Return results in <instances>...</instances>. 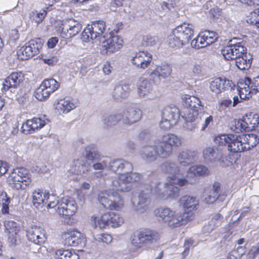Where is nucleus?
Here are the masks:
<instances>
[{"label":"nucleus","mask_w":259,"mask_h":259,"mask_svg":"<svg viewBox=\"0 0 259 259\" xmlns=\"http://www.w3.org/2000/svg\"><path fill=\"white\" fill-rule=\"evenodd\" d=\"M137 94L139 97L152 100L156 97L155 93L150 82L147 79H140L137 84Z\"/></svg>","instance_id":"nucleus-20"},{"label":"nucleus","mask_w":259,"mask_h":259,"mask_svg":"<svg viewBox=\"0 0 259 259\" xmlns=\"http://www.w3.org/2000/svg\"><path fill=\"white\" fill-rule=\"evenodd\" d=\"M103 156L101 155L98 152L96 151H90L87 153L85 155L86 158L88 160L92 161L93 163H95Z\"/></svg>","instance_id":"nucleus-58"},{"label":"nucleus","mask_w":259,"mask_h":259,"mask_svg":"<svg viewBox=\"0 0 259 259\" xmlns=\"http://www.w3.org/2000/svg\"><path fill=\"white\" fill-rule=\"evenodd\" d=\"M5 227L8 233V242L10 245H16L18 238L17 233L19 231L16 223L13 221H6Z\"/></svg>","instance_id":"nucleus-32"},{"label":"nucleus","mask_w":259,"mask_h":259,"mask_svg":"<svg viewBox=\"0 0 259 259\" xmlns=\"http://www.w3.org/2000/svg\"><path fill=\"white\" fill-rule=\"evenodd\" d=\"M65 243L69 246H76L81 244L84 239L83 235L75 230H67L63 235Z\"/></svg>","instance_id":"nucleus-29"},{"label":"nucleus","mask_w":259,"mask_h":259,"mask_svg":"<svg viewBox=\"0 0 259 259\" xmlns=\"http://www.w3.org/2000/svg\"><path fill=\"white\" fill-rule=\"evenodd\" d=\"M8 181L13 188L19 190L29 185L31 182L29 170L24 167H18L13 169L9 175Z\"/></svg>","instance_id":"nucleus-6"},{"label":"nucleus","mask_w":259,"mask_h":259,"mask_svg":"<svg viewBox=\"0 0 259 259\" xmlns=\"http://www.w3.org/2000/svg\"><path fill=\"white\" fill-rule=\"evenodd\" d=\"M41 84L46 88L51 94L56 91L60 85L59 83L53 78L45 79Z\"/></svg>","instance_id":"nucleus-51"},{"label":"nucleus","mask_w":259,"mask_h":259,"mask_svg":"<svg viewBox=\"0 0 259 259\" xmlns=\"http://www.w3.org/2000/svg\"><path fill=\"white\" fill-rule=\"evenodd\" d=\"M56 211L59 215L69 217L74 215L77 206L75 200L69 197H64L60 200L57 199Z\"/></svg>","instance_id":"nucleus-14"},{"label":"nucleus","mask_w":259,"mask_h":259,"mask_svg":"<svg viewBox=\"0 0 259 259\" xmlns=\"http://www.w3.org/2000/svg\"><path fill=\"white\" fill-rule=\"evenodd\" d=\"M196 155V151L188 150H182L178 154V162L184 166L190 165L195 161Z\"/></svg>","instance_id":"nucleus-33"},{"label":"nucleus","mask_w":259,"mask_h":259,"mask_svg":"<svg viewBox=\"0 0 259 259\" xmlns=\"http://www.w3.org/2000/svg\"><path fill=\"white\" fill-rule=\"evenodd\" d=\"M50 95L51 93L42 84H40L35 92V98L40 101L46 100Z\"/></svg>","instance_id":"nucleus-49"},{"label":"nucleus","mask_w":259,"mask_h":259,"mask_svg":"<svg viewBox=\"0 0 259 259\" xmlns=\"http://www.w3.org/2000/svg\"><path fill=\"white\" fill-rule=\"evenodd\" d=\"M176 4L173 0L163 1L161 3V8L163 10H170L173 8Z\"/></svg>","instance_id":"nucleus-63"},{"label":"nucleus","mask_w":259,"mask_h":259,"mask_svg":"<svg viewBox=\"0 0 259 259\" xmlns=\"http://www.w3.org/2000/svg\"><path fill=\"white\" fill-rule=\"evenodd\" d=\"M198 123L195 121H186L184 125V128L188 131L193 132L197 127Z\"/></svg>","instance_id":"nucleus-62"},{"label":"nucleus","mask_w":259,"mask_h":259,"mask_svg":"<svg viewBox=\"0 0 259 259\" xmlns=\"http://www.w3.org/2000/svg\"><path fill=\"white\" fill-rule=\"evenodd\" d=\"M235 60L236 66L241 70L247 69L251 65V62L248 58L246 53Z\"/></svg>","instance_id":"nucleus-42"},{"label":"nucleus","mask_w":259,"mask_h":259,"mask_svg":"<svg viewBox=\"0 0 259 259\" xmlns=\"http://www.w3.org/2000/svg\"><path fill=\"white\" fill-rule=\"evenodd\" d=\"M24 79V76L22 72H14L5 79L3 89L7 91L11 88H17L23 83Z\"/></svg>","instance_id":"nucleus-27"},{"label":"nucleus","mask_w":259,"mask_h":259,"mask_svg":"<svg viewBox=\"0 0 259 259\" xmlns=\"http://www.w3.org/2000/svg\"><path fill=\"white\" fill-rule=\"evenodd\" d=\"M244 117L249 126V130L255 129L257 125L259 124V116L257 114L251 112L248 113Z\"/></svg>","instance_id":"nucleus-45"},{"label":"nucleus","mask_w":259,"mask_h":259,"mask_svg":"<svg viewBox=\"0 0 259 259\" xmlns=\"http://www.w3.org/2000/svg\"><path fill=\"white\" fill-rule=\"evenodd\" d=\"M47 12L45 10H41L39 11H35L32 12L33 19L37 23L42 21L45 17Z\"/></svg>","instance_id":"nucleus-57"},{"label":"nucleus","mask_w":259,"mask_h":259,"mask_svg":"<svg viewBox=\"0 0 259 259\" xmlns=\"http://www.w3.org/2000/svg\"><path fill=\"white\" fill-rule=\"evenodd\" d=\"M158 39L156 36L145 35L142 38V45L145 47H153L157 44Z\"/></svg>","instance_id":"nucleus-53"},{"label":"nucleus","mask_w":259,"mask_h":259,"mask_svg":"<svg viewBox=\"0 0 259 259\" xmlns=\"http://www.w3.org/2000/svg\"><path fill=\"white\" fill-rule=\"evenodd\" d=\"M26 44L30 50L32 51L34 55L39 53V51L42 46L41 41L39 38L32 39L26 43Z\"/></svg>","instance_id":"nucleus-50"},{"label":"nucleus","mask_w":259,"mask_h":259,"mask_svg":"<svg viewBox=\"0 0 259 259\" xmlns=\"http://www.w3.org/2000/svg\"><path fill=\"white\" fill-rule=\"evenodd\" d=\"M162 168L165 172L171 175L170 177H184L183 176L180 177L181 174V169L179 166L174 162H165L162 165Z\"/></svg>","instance_id":"nucleus-38"},{"label":"nucleus","mask_w":259,"mask_h":259,"mask_svg":"<svg viewBox=\"0 0 259 259\" xmlns=\"http://www.w3.org/2000/svg\"><path fill=\"white\" fill-rule=\"evenodd\" d=\"M188 185V180L185 177H168L164 185L158 182L152 187L153 194L160 200L176 198L179 196L180 192L179 188L176 185L184 187Z\"/></svg>","instance_id":"nucleus-2"},{"label":"nucleus","mask_w":259,"mask_h":259,"mask_svg":"<svg viewBox=\"0 0 259 259\" xmlns=\"http://www.w3.org/2000/svg\"><path fill=\"white\" fill-rule=\"evenodd\" d=\"M106 23L102 20H97L88 25L81 34V39L83 41H89L98 37L102 36L103 38L107 35Z\"/></svg>","instance_id":"nucleus-5"},{"label":"nucleus","mask_w":259,"mask_h":259,"mask_svg":"<svg viewBox=\"0 0 259 259\" xmlns=\"http://www.w3.org/2000/svg\"><path fill=\"white\" fill-rule=\"evenodd\" d=\"M131 91L128 84L121 81L115 87L112 96L115 100H120L127 97Z\"/></svg>","instance_id":"nucleus-34"},{"label":"nucleus","mask_w":259,"mask_h":259,"mask_svg":"<svg viewBox=\"0 0 259 259\" xmlns=\"http://www.w3.org/2000/svg\"><path fill=\"white\" fill-rule=\"evenodd\" d=\"M218 197V196L214 193H212V192L210 190L206 195L204 201L208 204L213 203L216 201Z\"/></svg>","instance_id":"nucleus-61"},{"label":"nucleus","mask_w":259,"mask_h":259,"mask_svg":"<svg viewBox=\"0 0 259 259\" xmlns=\"http://www.w3.org/2000/svg\"><path fill=\"white\" fill-rule=\"evenodd\" d=\"M18 57L21 60H27L34 55L30 50L29 48L25 44V46L22 47L17 52Z\"/></svg>","instance_id":"nucleus-48"},{"label":"nucleus","mask_w":259,"mask_h":259,"mask_svg":"<svg viewBox=\"0 0 259 259\" xmlns=\"http://www.w3.org/2000/svg\"><path fill=\"white\" fill-rule=\"evenodd\" d=\"M234 126L235 127L234 131L236 133H239V132H242L243 131L249 130V126L247 122H246V119L244 117H243V118L241 119L234 120Z\"/></svg>","instance_id":"nucleus-52"},{"label":"nucleus","mask_w":259,"mask_h":259,"mask_svg":"<svg viewBox=\"0 0 259 259\" xmlns=\"http://www.w3.org/2000/svg\"><path fill=\"white\" fill-rule=\"evenodd\" d=\"M217 38L215 32L209 30L205 31L191 41V46L197 49L204 48L213 43Z\"/></svg>","instance_id":"nucleus-16"},{"label":"nucleus","mask_w":259,"mask_h":259,"mask_svg":"<svg viewBox=\"0 0 259 259\" xmlns=\"http://www.w3.org/2000/svg\"><path fill=\"white\" fill-rule=\"evenodd\" d=\"M32 203L37 208H41L46 205L47 208H53L57 205V198L40 190H36L32 193Z\"/></svg>","instance_id":"nucleus-12"},{"label":"nucleus","mask_w":259,"mask_h":259,"mask_svg":"<svg viewBox=\"0 0 259 259\" xmlns=\"http://www.w3.org/2000/svg\"><path fill=\"white\" fill-rule=\"evenodd\" d=\"M171 71L172 69L170 65L168 64H162L160 66H157L151 73L150 76L153 78L155 77L164 78L169 76L171 74Z\"/></svg>","instance_id":"nucleus-35"},{"label":"nucleus","mask_w":259,"mask_h":259,"mask_svg":"<svg viewBox=\"0 0 259 259\" xmlns=\"http://www.w3.org/2000/svg\"><path fill=\"white\" fill-rule=\"evenodd\" d=\"M105 219L108 220L109 218L112 220L110 222V227L117 228L120 226L124 223L123 219L119 214L113 212H111V214H107L104 217Z\"/></svg>","instance_id":"nucleus-44"},{"label":"nucleus","mask_w":259,"mask_h":259,"mask_svg":"<svg viewBox=\"0 0 259 259\" xmlns=\"http://www.w3.org/2000/svg\"><path fill=\"white\" fill-rule=\"evenodd\" d=\"M54 107L59 114H67L76 108L75 104L69 99L61 98L57 99Z\"/></svg>","instance_id":"nucleus-28"},{"label":"nucleus","mask_w":259,"mask_h":259,"mask_svg":"<svg viewBox=\"0 0 259 259\" xmlns=\"http://www.w3.org/2000/svg\"><path fill=\"white\" fill-rule=\"evenodd\" d=\"M203 157L204 160L207 162H213L217 160H220L221 156L216 153L212 147H207L203 150Z\"/></svg>","instance_id":"nucleus-40"},{"label":"nucleus","mask_w":259,"mask_h":259,"mask_svg":"<svg viewBox=\"0 0 259 259\" xmlns=\"http://www.w3.org/2000/svg\"><path fill=\"white\" fill-rule=\"evenodd\" d=\"M121 121L125 125H132L139 121L142 116L140 109L136 108H129L120 113Z\"/></svg>","instance_id":"nucleus-22"},{"label":"nucleus","mask_w":259,"mask_h":259,"mask_svg":"<svg viewBox=\"0 0 259 259\" xmlns=\"http://www.w3.org/2000/svg\"><path fill=\"white\" fill-rule=\"evenodd\" d=\"M237 89L241 99L251 98L252 94L259 92V75L253 80L248 77L240 79L237 83Z\"/></svg>","instance_id":"nucleus-7"},{"label":"nucleus","mask_w":259,"mask_h":259,"mask_svg":"<svg viewBox=\"0 0 259 259\" xmlns=\"http://www.w3.org/2000/svg\"><path fill=\"white\" fill-rule=\"evenodd\" d=\"M111 212H108L104 213L102 215L100 219H97L96 218L95 219V223H98V225L100 228H106L107 227H110V222L112 221V220L110 218L106 220L105 219L104 217L107 214H111Z\"/></svg>","instance_id":"nucleus-55"},{"label":"nucleus","mask_w":259,"mask_h":259,"mask_svg":"<svg viewBox=\"0 0 259 259\" xmlns=\"http://www.w3.org/2000/svg\"><path fill=\"white\" fill-rule=\"evenodd\" d=\"M159 150H160V146L158 143L154 145L146 146L143 148L141 151L142 158L148 162L155 161L157 156L164 158L159 153Z\"/></svg>","instance_id":"nucleus-26"},{"label":"nucleus","mask_w":259,"mask_h":259,"mask_svg":"<svg viewBox=\"0 0 259 259\" xmlns=\"http://www.w3.org/2000/svg\"><path fill=\"white\" fill-rule=\"evenodd\" d=\"M109 159L107 157L103 156L95 163L93 164L92 167L95 170H104L108 168Z\"/></svg>","instance_id":"nucleus-47"},{"label":"nucleus","mask_w":259,"mask_h":259,"mask_svg":"<svg viewBox=\"0 0 259 259\" xmlns=\"http://www.w3.org/2000/svg\"><path fill=\"white\" fill-rule=\"evenodd\" d=\"M155 214L162 223L171 228L185 225L193 220L191 212H177L168 207L157 208L155 210Z\"/></svg>","instance_id":"nucleus-3"},{"label":"nucleus","mask_w":259,"mask_h":259,"mask_svg":"<svg viewBox=\"0 0 259 259\" xmlns=\"http://www.w3.org/2000/svg\"><path fill=\"white\" fill-rule=\"evenodd\" d=\"M157 142L160 146V155L163 158H168L172 153V146H181L182 139L175 134H168L163 135Z\"/></svg>","instance_id":"nucleus-8"},{"label":"nucleus","mask_w":259,"mask_h":259,"mask_svg":"<svg viewBox=\"0 0 259 259\" xmlns=\"http://www.w3.org/2000/svg\"><path fill=\"white\" fill-rule=\"evenodd\" d=\"M236 137H237L236 134L219 135L214 138V142L215 144L219 146L227 144L228 150L236 153V151L233 150L234 145H236V138H235Z\"/></svg>","instance_id":"nucleus-30"},{"label":"nucleus","mask_w":259,"mask_h":259,"mask_svg":"<svg viewBox=\"0 0 259 259\" xmlns=\"http://www.w3.org/2000/svg\"><path fill=\"white\" fill-rule=\"evenodd\" d=\"M152 186L148 184L144 185L140 190L138 195V201H133V207L134 211L138 214H141L146 211L150 204V195L153 194Z\"/></svg>","instance_id":"nucleus-9"},{"label":"nucleus","mask_w":259,"mask_h":259,"mask_svg":"<svg viewBox=\"0 0 259 259\" xmlns=\"http://www.w3.org/2000/svg\"><path fill=\"white\" fill-rule=\"evenodd\" d=\"M57 259H79L78 255L69 250H58L55 252Z\"/></svg>","instance_id":"nucleus-43"},{"label":"nucleus","mask_w":259,"mask_h":259,"mask_svg":"<svg viewBox=\"0 0 259 259\" xmlns=\"http://www.w3.org/2000/svg\"><path fill=\"white\" fill-rule=\"evenodd\" d=\"M201 111L193 108H185L182 117L185 121H195L198 117L199 113Z\"/></svg>","instance_id":"nucleus-41"},{"label":"nucleus","mask_w":259,"mask_h":259,"mask_svg":"<svg viewBox=\"0 0 259 259\" xmlns=\"http://www.w3.org/2000/svg\"><path fill=\"white\" fill-rule=\"evenodd\" d=\"M193 35V26L184 23L177 26L168 35L167 44L172 49H179L188 44Z\"/></svg>","instance_id":"nucleus-4"},{"label":"nucleus","mask_w":259,"mask_h":259,"mask_svg":"<svg viewBox=\"0 0 259 259\" xmlns=\"http://www.w3.org/2000/svg\"><path fill=\"white\" fill-rule=\"evenodd\" d=\"M179 118V109L174 105L168 106L163 110L160 126L164 130L168 129L176 125Z\"/></svg>","instance_id":"nucleus-11"},{"label":"nucleus","mask_w":259,"mask_h":259,"mask_svg":"<svg viewBox=\"0 0 259 259\" xmlns=\"http://www.w3.org/2000/svg\"><path fill=\"white\" fill-rule=\"evenodd\" d=\"M124 207V202L123 199L120 197H118V201H111L107 209L110 210H119Z\"/></svg>","instance_id":"nucleus-56"},{"label":"nucleus","mask_w":259,"mask_h":259,"mask_svg":"<svg viewBox=\"0 0 259 259\" xmlns=\"http://www.w3.org/2000/svg\"><path fill=\"white\" fill-rule=\"evenodd\" d=\"M182 99L185 102V105L188 106L187 108H193L198 111L203 110V105L198 98L185 95Z\"/></svg>","instance_id":"nucleus-36"},{"label":"nucleus","mask_w":259,"mask_h":259,"mask_svg":"<svg viewBox=\"0 0 259 259\" xmlns=\"http://www.w3.org/2000/svg\"><path fill=\"white\" fill-rule=\"evenodd\" d=\"M190 73L192 76L199 75L202 71L201 66L197 63H193L190 67Z\"/></svg>","instance_id":"nucleus-60"},{"label":"nucleus","mask_w":259,"mask_h":259,"mask_svg":"<svg viewBox=\"0 0 259 259\" xmlns=\"http://www.w3.org/2000/svg\"><path fill=\"white\" fill-rule=\"evenodd\" d=\"M49 121L45 116L27 120L21 127L23 134H29L42 128Z\"/></svg>","instance_id":"nucleus-19"},{"label":"nucleus","mask_w":259,"mask_h":259,"mask_svg":"<svg viewBox=\"0 0 259 259\" xmlns=\"http://www.w3.org/2000/svg\"><path fill=\"white\" fill-rule=\"evenodd\" d=\"M225 59L228 60L235 59L246 53V49L241 43L232 44V40L228 46L221 50Z\"/></svg>","instance_id":"nucleus-17"},{"label":"nucleus","mask_w":259,"mask_h":259,"mask_svg":"<svg viewBox=\"0 0 259 259\" xmlns=\"http://www.w3.org/2000/svg\"><path fill=\"white\" fill-rule=\"evenodd\" d=\"M121 115L120 113L108 115L103 120L105 127H110L116 124L119 121H121Z\"/></svg>","instance_id":"nucleus-46"},{"label":"nucleus","mask_w":259,"mask_h":259,"mask_svg":"<svg viewBox=\"0 0 259 259\" xmlns=\"http://www.w3.org/2000/svg\"><path fill=\"white\" fill-rule=\"evenodd\" d=\"M28 239L36 244L40 245L47 240L46 230L37 226H33L27 231Z\"/></svg>","instance_id":"nucleus-23"},{"label":"nucleus","mask_w":259,"mask_h":259,"mask_svg":"<svg viewBox=\"0 0 259 259\" xmlns=\"http://www.w3.org/2000/svg\"><path fill=\"white\" fill-rule=\"evenodd\" d=\"M0 201H2V211L4 214H7L9 213V205L10 202V199L7 197L6 192H2L0 195Z\"/></svg>","instance_id":"nucleus-54"},{"label":"nucleus","mask_w":259,"mask_h":259,"mask_svg":"<svg viewBox=\"0 0 259 259\" xmlns=\"http://www.w3.org/2000/svg\"><path fill=\"white\" fill-rule=\"evenodd\" d=\"M108 169L118 174L117 177L112 181L111 186L120 192H130L132 188L131 183L137 182L142 178L140 174L132 172V164L123 159L109 161Z\"/></svg>","instance_id":"nucleus-1"},{"label":"nucleus","mask_w":259,"mask_h":259,"mask_svg":"<svg viewBox=\"0 0 259 259\" xmlns=\"http://www.w3.org/2000/svg\"><path fill=\"white\" fill-rule=\"evenodd\" d=\"M97 240L107 244L111 242L112 237L109 234H102L98 235Z\"/></svg>","instance_id":"nucleus-64"},{"label":"nucleus","mask_w":259,"mask_h":259,"mask_svg":"<svg viewBox=\"0 0 259 259\" xmlns=\"http://www.w3.org/2000/svg\"><path fill=\"white\" fill-rule=\"evenodd\" d=\"M101 41V50L102 54H112L118 51L123 46V40L121 37L117 35H113L111 32L106 35Z\"/></svg>","instance_id":"nucleus-13"},{"label":"nucleus","mask_w":259,"mask_h":259,"mask_svg":"<svg viewBox=\"0 0 259 259\" xmlns=\"http://www.w3.org/2000/svg\"><path fill=\"white\" fill-rule=\"evenodd\" d=\"M236 145H234V149L236 153L247 151L256 146L259 142L257 136L253 134L237 135Z\"/></svg>","instance_id":"nucleus-10"},{"label":"nucleus","mask_w":259,"mask_h":259,"mask_svg":"<svg viewBox=\"0 0 259 259\" xmlns=\"http://www.w3.org/2000/svg\"><path fill=\"white\" fill-rule=\"evenodd\" d=\"M209 174V170L206 166L202 164L194 165L190 166L188 169L186 177L189 182L192 178L204 176Z\"/></svg>","instance_id":"nucleus-31"},{"label":"nucleus","mask_w":259,"mask_h":259,"mask_svg":"<svg viewBox=\"0 0 259 259\" xmlns=\"http://www.w3.org/2000/svg\"><path fill=\"white\" fill-rule=\"evenodd\" d=\"M234 85L232 81L217 77L212 79L209 83L210 91L215 94H220L226 90L232 89Z\"/></svg>","instance_id":"nucleus-24"},{"label":"nucleus","mask_w":259,"mask_h":259,"mask_svg":"<svg viewBox=\"0 0 259 259\" xmlns=\"http://www.w3.org/2000/svg\"><path fill=\"white\" fill-rule=\"evenodd\" d=\"M259 254V242L255 245L252 246L247 253L248 259H254Z\"/></svg>","instance_id":"nucleus-59"},{"label":"nucleus","mask_w":259,"mask_h":259,"mask_svg":"<svg viewBox=\"0 0 259 259\" xmlns=\"http://www.w3.org/2000/svg\"><path fill=\"white\" fill-rule=\"evenodd\" d=\"M81 29V25L74 20H69L59 26L58 31L62 37L68 38L77 34Z\"/></svg>","instance_id":"nucleus-18"},{"label":"nucleus","mask_w":259,"mask_h":259,"mask_svg":"<svg viewBox=\"0 0 259 259\" xmlns=\"http://www.w3.org/2000/svg\"><path fill=\"white\" fill-rule=\"evenodd\" d=\"M113 197L119 196L118 194L116 192H111L110 190L102 191L99 193L98 199L100 203L105 208H107L110 202L108 197L110 196Z\"/></svg>","instance_id":"nucleus-39"},{"label":"nucleus","mask_w":259,"mask_h":259,"mask_svg":"<svg viewBox=\"0 0 259 259\" xmlns=\"http://www.w3.org/2000/svg\"><path fill=\"white\" fill-rule=\"evenodd\" d=\"M179 202L180 206L184 209V212H191L192 213L193 220L195 215L193 211L198 209L199 200L193 196L184 195L180 198Z\"/></svg>","instance_id":"nucleus-25"},{"label":"nucleus","mask_w":259,"mask_h":259,"mask_svg":"<svg viewBox=\"0 0 259 259\" xmlns=\"http://www.w3.org/2000/svg\"><path fill=\"white\" fill-rule=\"evenodd\" d=\"M152 55L147 51L137 52L131 59L133 64L138 68L145 69L150 64L152 60Z\"/></svg>","instance_id":"nucleus-21"},{"label":"nucleus","mask_w":259,"mask_h":259,"mask_svg":"<svg viewBox=\"0 0 259 259\" xmlns=\"http://www.w3.org/2000/svg\"><path fill=\"white\" fill-rule=\"evenodd\" d=\"M223 220V217L220 213L214 214L207 225L203 227L204 233H210L215 228L220 226Z\"/></svg>","instance_id":"nucleus-37"},{"label":"nucleus","mask_w":259,"mask_h":259,"mask_svg":"<svg viewBox=\"0 0 259 259\" xmlns=\"http://www.w3.org/2000/svg\"><path fill=\"white\" fill-rule=\"evenodd\" d=\"M157 237L156 232L145 229L135 233L131 239V243L136 248H140L144 245L156 240Z\"/></svg>","instance_id":"nucleus-15"}]
</instances>
